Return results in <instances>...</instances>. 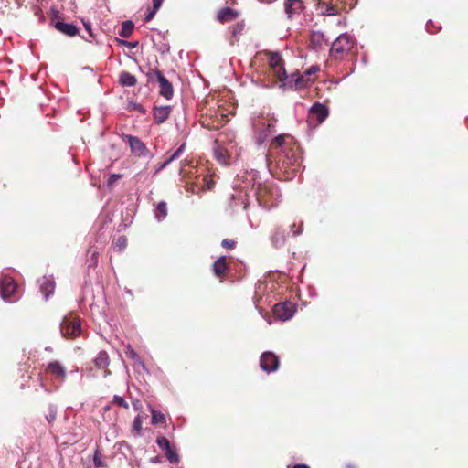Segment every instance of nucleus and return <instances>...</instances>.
I'll list each match as a JSON object with an SVG mask.
<instances>
[{"label":"nucleus","mask_w":468,"mask_h":468,"mask_svg":"<svg viewBox=\"0 0 468 468\" xmlns=\"http://www.w3.org/2000/svg\"><path fill=\"white\" fill-rule=\"evenodd\" d=\"M257 172L251 170L244 176L238 175L230 194V203L233 207L241 206L248 209L250 198L255 197L258 206L270 210L279 204L282 195L278 186L271 182L257 183Z\"/></svg>","instance_id":"1"},{"label":"nucleus","mask_w":468,"mask_h":468,"mask_svg":"<svg viewBox=\"0 0 468 468\" xmlns=\"http://www.w3.org/2000/svg\"><path fill=\"white\" fill-rule=\"evenodd\" d=\"M180 176V199L185 206L194 204L201 197V193L211 189L215 184L214 180L205 175L206 169L198 166L194 159L181 161L178 169Z\"/></svg>","instance_id":"2"},{"label":"nucleus","mask_w":468,"mask_h":468,"mask_svg":"<svg viewBox=\"0 0 468 468\" xmlns=\"http://www.w3.org/2000/svg\"><path fill=\"white\" fill-rule=\"evenodd\" d=\"M353 48V37L347 33H343L332 43L330 56L334 58H341Z\"/></svg>","instance_id":"3"},{"label":"nucleus","mask_w":468,"mask_h":468,"mask_svg":"<svg viewBox=\"0 0 468 468\" xmlns=\"http://www.w3.org/2000/svg\"><path fill=\"white\" fill-rule=\"evenodd\" d=\"M147 81L151 83H157L159 85L160 95L164 96L165 99H171L174 94L173 85L163 75V73L158 70H151L147 73Z\"/></svg>","instance_id":"4"},{"label":"nucleus","mask_w":468,"mask_h":468,"mask_svg":"<svg viewBox=\"0 0 468 468\" xmlns=\"http://www.w3.org/2000/svg\"><path fill=\"white\" fill-rule=\"evenodd\" d=\"M230 142L228 146H226L219 139H217L213 142L212 145V153L213 157L217 160L218 163L224 166H229L231 165V155L230 149L233 148V145Z\"/></svg>","instance_id":"5"},{"label":"nucleus","mask_w":468,"mask_h":468,"mask_svg":"<svg viewBox=\"0 0 468 468\" xmlns=\"http://www.w3.org/2000/svg\"><path fill=\"white\" fill-rule=\"evenodd\" d=\"M60 331L66 338H75L81 333L80 319L76 316H65L60 324Z\"/></svg>","instance_id":"6"},{"label":"nucleus","mask_w":468,"mask_h":468,"mask_svg":"<svg viewBox=\"0 0 468 468\" xmlns=\"http://www.w3.org/2000/svg\"><path fill=\"white\" fill-rule=\"evenodd\" d=\"M278 78L282 87L291 90H296L303 81V76L299 73L288 75L284 67H281L280 71L278 72Z\"/></svg>","instance_id":"7"},{"label":"nucleus","mask_w":468,"mask_h":468,"mask_svg":"<svg viewBox=\"0 0 468 468\" xmlns=\"http://www.w3.org/2000/svg\"><path fill=\"white\" fill-rule=\"evenodd\" d=\"M17 283L9 275H0V295L4 300H9L16 295Z\"/></svg>","instance_id":"8"},{"label":"nucleus","mask_w":468,"mask_h":468,"mask_svg":"<svg viewBox=\"0 0 468 468\" xmlns=\"http://www.w3.org/2000/svg\"><path fill=\"white\" fill-rule=\"evenodd\" d=\"M295 311V305L291 302L278 303L272 308L273 315L283 322L290 320L294 315Z\"/></svg>","instance_id":"9"},{"label":"nucleus","mask_w":468,"mask_h":468,"mask_svg":"<svg viewBox=\"0 0 468 468\" xmlns=\"http://www.w3.org/2000/svg\"><path fill=\"white\" fill-rule=\"evenodd\" d=\"M280 359L273 352L265 351L260 357V367L266 373L275 372L279 368Z\"/></svg>","instance_id":"10"},{"label":"nucleus","mask_w":468,"mask_h":468,"mask_svg":"<svg viewBox=\"0 0 468 468\" xmlns=\"http://www.w3.org/2000/svg\"><path fill=\"white\" fill-rule=\"evenodd\" d=\"M45 372L60 383L64 382L67 378L66 367L58 360H53L48 363Z\"/></svg>","instance_id":"11"},{"label":"nucleus","mask_w":468,"mask_h":468,"mask_svg":"<svg viewBox=\"0 0 468 468\" xmlns=\"http://www.w3.org/2000/svg\"><path fill=\"white\" fill-rule=\"evenodd\" d=\"M304 9L302 0H286L284 3V12L288 19L297 18Z\"/></svg>","instance_id":"12"},{"label":"nucleus","mask_w":468,"mask_h":468,"mask_svg":"<svg viewBox=\"0 0 468 468\" xmlns=\"http://www.w3.org/2000/svg\"><path fill=\"white\" fill-rule=\"evenodd\" d=\"M287 230L282 226H275L270 235V241L273 248L281 249L286 244Z\"/></svg>","instance_id":"13"},{"label":"nucleus","mask_w":468,"mask_h":468,"mask_svg":"<svg viewBox=\"0 0 468 468\" xmlns=\"http://www.w3.org/2000/svg\"><path fill=\"white\" fill-rule=\"evenodd\" d=\"M129 143L131 152L137 156H144L147 153V148L144 144L138 138L133 135H126Z\"/></svg>","instance_id":"14"},{"label":"nucleus","mask_w":468,"mask_h":468,"mask_svg":"<svg viewBox=\"0 0 468 468\" xmlns=\"http://www.w3.org/2000/svg\"><path fill=\"white\" fill-rule=\"evenodd\" d=\"M309 113L315 116L317 122L322 123L328 117L329 110L324 104L316 101L311 106Z\"/></svg>","instance_id":"15"},{"label":"nucleus","mask_w":468,"mask_h":468,"mask_svg":"<svg viewBox=\"0 0 468 468\" xmlns=\"http://www.w3.org/2000/svg\"><path fill=\"white\" fill-rule=\"evenodd\" d=\"M325 42V37L322 31H313L310 34L308 47L314 51H319L323 48Z\"/></svg>","instance_id":"16"},{"label":"nucleus","mask_w":468,"mask_h":468,"mask_svg":"<svg viewBox=\"0 0 468 468\" xmlns=\"http://www.w3.org/2000/svg\"><path fill=\"white\" fill-rule=\"evenodd\" d=\"M156 443L159 446V448L163 452H165V456L171 463L176 462V453L173 448L171 447L169 441L165 437H158L156 440Z\"/></svg>","instance_id":"17"},{"label":"nucleus","mask_w":468,"mask_h":468,"mask_svg":"<svg viewBox=\"0 0 468 468\" xmlns=\"http://www.w3.org/2000/svg\"><path fill=\"white\" fill-rule=\"evenodd\" d=\"M239 16V12L229 6L221 8L217 14V19L220 23L230 22Z\"/></svg>","instance_id":"18"},{"label":"nucleus","mask_w":468,"mask_h":468,"mask_svg":"<svg viewBox=\"0 0 468 468\" xmlns=\"http://www.w3.org/2000/svg\"><path fill=\"white\" fill-rule=\"evenodd\" d=\"M54 27L57 30L69 37H74L79 33V28L73 24L58 21Z\"/></svg>","instance_id":"19"},{"label":"nucleus","mask_w":468,"mask_h":468,"mask_svg":"<svg viewBox=\"0 0 468 468\" xmlns=\"http://www.w3.org/2000/svg\"><path fill=\"white\" fill-rule=\"evenodd\" d=\"M172 106H160L154 107V117L156 122L162 123L164 122L170 113L172 112Z\"/></svg>","instance_id":"20"},{"label":"nucleus","mask_w":468,"mask_h":468,"mask_svg":"<svg viewBox=\"0 0 468 468\" xmlns=\"http://www.w3.org/2000/svg\"><path fill=\"white\" fill-rule=\"evenodd\" d=\"M54 290L55 282L50 278L44 277L40 283V291L45 298L48 299V296L53 293Z\"/></svg>","instance_id":"21"},{"label":"nucleus","mask_w":468,"mask_h":468,"mask_svg":"<svg viewBox=\"0 0 468 468\" xmlns=\"http://www.w3.org/2000/svg\"><path fill=\"white\" fill-rule=\"evenodd\" d=\"M276 122H277L276 119H271V120L268 121L266 128L263 129L258 136V144H259L265 142L267 140V138L271 134V133L274 130Z\"/></svg>","instance_id":"22"},{"label":"nucleus","mask_w":468,"mask_h":468,"mask_svg":"<svg viewBox=\"0 0 468 468\" xmlns=\"http://www.w3.org/2000/svg\"><path fill=\"white\" fill-rule=\"evenodd\" d=\"M94 364L99 369H106L110 364V358L105 351H100L94 358Z\"/></svg>","instance_id":"23"},{"label":"nucleus","mask_w":468,"mask_h":468,"mask_svg":"<svg viewBox=\"0 0 468 468\" xmlns=\"http://www.w3.org/2000/svg\"><path fill=\"white\" fill-rule=\"evenodd\" d=\"M119 81L122 86L133 87L136 84L137 80L130 72L123 71L120 74Z\"/></svg>","instance_id":"24"},{"label":"nucleus","mask_w":468,"mask_h":468,"mask_svg":"<svg viewBox=\"0 0 468 468\" xmlns=\"http://www.w3.org/2000/svg\"><path fill=\"white\" fill-rule=\"evenodd\" d=\"M227 270V263L225 256L219 257L213 264V271L216 276L219 277Z\"/></svg>","instance_id":"25"},{"label":"nucleus","mask_w":468,"mask_h":468,"mask_svg":"<svg viewBox=\"0 0 468 468\" xmlns=\"http://www.w3.org/2000/svg\"><path fill=\"white\" fill-rule=\"evenodd\" d=\"M133 28L134 24L132 21H124L122 25V28L119 32V35L124 38H127L133 34Z\"/></svg>","instance_id":"26"},{"label":"nucleus","mask_w":468,"mask_h":468,"mask_svg":"<svg viewBox=\"0 0 468 468\" xmlns=\"http://www.w3.org/2000/svg\"><path fill=\"white\" fill-rule=\"evenodd\" d=\"M151 413H152L151 423L153 425H158V424L164 425V424H165L166 419H165V416L162 412H160V411L151 408Z\"/></svg>","instance_id":"27"},{"label":"nucleus","mask_w":468,"mask_h":468,"mask_svg":"<svg viewBox=\"0 0 468 468\" xmlns=\"http://www.w3.org/2000/svg\"><path fill=\"white\" fill-rule=\"evenodd\" d=\"M245 27L244 22H237L236 24L232 25L229 27L231 36L236 39L239 40V37L241 36L243 30Z\"/></svg>","instance_id":"28"},{"label":"nucleus","mask_w":468,"mask_h":468,"mask_svg":"<svg viewBox=\"0 0 468 468\" xmlns=\"http://www.w3.org/2000/svg\"><path fill=\"white\" fill-rule=\"evenodd\" d=\"M152 2H153V8L152 9H148V12L145 15V18H144L145 22H149V21H151L154 17L155 13L160 8L163 0H152Z\"/></svg>","instance_id":"29"},{"label":"nucleus","mask_w":468,"mask_h":468,"mask_svg":"<svg viewBox=\"0 0 468 468\" xmlns=\"http://www.w3.org/2000/svg\"><path fill=\"white\" fill-rule=\"evenodd\" d=\"M167 215V206L165 202L158 203L156 209H155V217L158 218V220H161L165 218Z\"/></svg>","instance_id":"30"},{"label":"nucleus","mask_w":468,"mask_h":468,"mask_svg":"<svg viewBox=\"0 0 468 468\" xmlns=\"http://www.w3.org/2000/svg\"><path fill=\"white\" fill-rule=\"evenodd\" d=\"M324 9L321 11V15L323 16H335L337 15V9L335 5L331 4L323 3Z\"/></svg>","instance_id":"31"},{"label":"nucleus","mask_w":468,"mask_h":468,"mask_svg":"<svg viewBox=\"0 0 468 468\" xmlns=\"http://www.w3.org/2000/svg\"><path fill=\"white\" fill-rule=\"evenodd\" d=\"M142 425H143V416L138 415L135 417L133 423V431L135 432L136 435L141 434Z\"/></svg>","instance_id":"32"},{"label":"nucleus","mask_w":468,"mask_h":468,"mask_svg":"<svg viewBox=\"0 0 468 468\" xmlns=\"http://www.w3.org/2000/svg\"><path fill=\"white\" fill-rule=\"evenodd\" d=\"M88 252L90 253V256L87 260V261L89 263V268H95L98 264V254L99 253L96 250L91 251L90 250H89Z\"/></svg>","instance_id":"33"},{"label":"nucleus","mask_w":468,"mask_h":468,"mask_svg":"<svg viewBox=\"0 0 468 468\" xmlns=\"http://www.w3.org/2000/svg\"><path fill=\"white\" fill-rule=\"evenodd\" d=\"M270 65L274 69L278 68L277 73L280 71L281 67H283V65L281 64V58L278 53L272 54L270 58Z\"/></svg>","instance_id":"34"},{"label":"nucleus","mask_w":468,"mask_h":468,"mask_svg":"<svg viewBox=\"0 0 468 468\" xmlns=\"http://www.w3.org/2000/svg\"><path fill=\"white\" fill-rule=\"evenodd\" d=\"M94 465L96 467L106 468L107 464L101 460V454L99 450H96L93 456Z\"/></svg>","instance_id":"35"},{"label":"nucleus","mask_w":468,"mask_h":468,"mask_svg":"<svg viewBox=\"0 0 468 468\" xmlns=\"http://www.w3.org/2000/svg\"><path fill=\"white\" fill-rule=\"evenodd\" d=\"M114 246L119 251H122L127 246V238L125 236H120L115 241Z\"/></svg>","instance_id":"36"},{"label":"nucleus","mask_w":468,"mask_h":468,"mask_svg":"<svg viewBox=\"0 0 468 468\" xmlns=\"http://www.w3.org/2000/svg\"><path fill=\"white\" fill-rule=\"evenodd\" d=\"M112 403L118 405L119 407H122L124 409L129 408V404L125 401V399L118 395H115L112 399Z\"/></svg>","instance_id":"37"},{"label":"nucleus","mask_w":468,"mask_h":468,"mask_svg":"<svg viewBox=\"0 0 468 468\" xmlns=\"http://www.w3.org/2000/svg\"><path fill=\"white\" fill-rule=\"evenodd\" d=\"M291 232L293 237L299 236L303 233V222L300 223L298 227H296L295 224H292L290 226Z\"/></svg>","instance_id":"38"},{"label":"nucleus","mask_w":468,"mask_h":468,"mask_svg":"<svg viewBox=\"0 0 468 468\" xmlns=\"http://www.w3.org/2000/svg\"><path fill=\"white\" fill-rule=\"evenodd\" d=\"M441 28V27H436L432 20H429L426 24V30L430 34H434L438 32Z\"/></svg>","instance_id":"39"},{"label":"nucleus","mask_w":468,"mask_h":468,"mask_svg":"<svg viewBox=\"0 0 468 468\" xmlns=\"http://www.w3.org/2000/svg\"><path fill=\"white\" fill-rule=\"evenodd\" d=\"M122 177V175L120 174H112L110 177L107 180V186L109 187H112L114 184L117 182L118 179Z\"/></svg>","instance_id":"40"},{"label":"nucleus","mask_w":468,"mask_h":468,"mask_svg":"<svg viewBox=\"0 0 468 468\" xmlns=\"http://www.w3.org/2000/svg\"><path fill=\"white\" fill-rule=\"evenodd\" d=\"M284 140H285V136L283 134H280L272 140V144L277 147H281L283 145Z\"/></svg>","instance_id":"41"},{"label":"nucleus","mask_w":468,"mask_h":468,"mask_svg":"<svg viewBox=\"0 0 468 468\" xmlns=\"http://www.w3.org/2000/svg\"><path fill=\"white\" fill-rule=\"evenodd\" d=\"M221 245L226 249H233L235 248L236 242L232 239H225L222 240Z\"/></svg>","instance_id":"42"},{"label":"nucleus","mask_w":468,"mask_h":468,"mask_svg":"<svg viewBox=\"0 0 468 468\" xmlns=\"http://www.w3.org/2000/svg\"><path fill=\"white\" fill-rule=\"evenodd\" d=\"M56 418H57L56 410H54L53 409H49V412L46 416L48 422L50 424L53 423V421L56 420Z\"/></svg>","instance_id":"43"},{"label":"nucleus","mask_w":468,"mask_h":468,"mask_svg":"<svg viewBox=\"0 0 468 468\" xmlns=\"http://www.w3.org/2000/svg\"><path fill=\"white\" fill-rule=\"evenodd\" d=\"M319 70V67L318 66H312L310 67L307 71L305 72L307 75H311V74H314L315 72H317Z\"/></svg>","instance_id":"44"},{"label":"nucleus","mask_w":468,"mask_h":468,"mask_svg":"<svg viewBox=\"0 0 468 468\" xmlns=\"http://www.w3.org/2000/svg\"><path fill=\"white\" fill-rule=\"evenodd\" d=\"M83 25H84L85 29L89 32L90 36L92 37L93 34H92V31H91V25H90V23L83 21Z\"/></svg>","instance_id":"45"},{"label":"nucleus","mask_w":468,"mask_h":468,"mask_svg":"<svg viewBox=\"0 0 468 468\" xmlns=\"http://www.w3.org/2000/svg\"><path fill=\"white\" fill-rule=\"evenodd\" d=\"M186 146V144L183 143L179 147H177L176 153H177V158L180 156L181 153L184 151Z\"/></svg>","instance_id":"46"},{"label":"nucleus","mask_w":468,"mask_h":468,"mask_svg":"<svg viewBox=\"0 0 468 468\" xmlns=\"http://www.w3.org/2000/svg\"><path fill=\"white\" fill-rule=\"evenodd\" d=\"M292 468H310V467L304 463H298V464H295Z\"/></svg>","instance_id":"47"},{"label":"nucleus","mask_w":468,"mask_h":468,"mask_svg":"<svg viewBox=\"0 0 468 468\" xmlns=\"http://www.w3.org/2000/svg\"><path fill=\"white\" fill-rule=\"evenodd\" d=\"M130 354L133 358H137V354L133 350H132Z\"/></svg>","instance_id":"48"},{"label":"nucleus","mask_w":468,"mask_h":468,"mask_svg":"<svg viewBox=\"0 0 468 468\" xmlns=\"http://www.w3.org/2000/svg\"><path fill=\"white\" fill-rule=\"evenodd\" d=\"M259 1L261 3L271 4V3L274 2L275 0H259Z\"/></svg>","instance_id":"49"},{"label":"nucleus","mask_w":468,"mask_h":468,"mask_svg":"<svg viewBox=\"0 0 468 468\" xmlns=\"http://www.w3.org/2000/svg\"><path fill=\"white\" fill-rule=\"evenodd\" d=\"M122 43H123V44H125V45H127V46H129V47H131V48H133V47H134V45H133V44H131V43H128V42H125V41H123Z\"/></svg>","instance_id":"50"},{"label":"nucleus","mask_w":468,"mask_h":468,"mask_svg":"<svg viewBox=\"0 0 468 468\" xmlns=\"http://www.w3.org/2000/svg\"><path fill=\"white\" fill-rule=\"evenodd\" d=\"M138 403H139V401H136V402H134V403H133V407H134L135 409H137V407H138Z\"/></svg>","instance_id":"51"},{"label":"nucleus","mask_w":468,"mask_h":468,"mask_svg":"<svg viewBox=\"0 0 468 468\" xmlns=\"http://www.w3.org/2000/svg\"><path fill=\"white\" fill-rule=\"evenodd\" d=\"M176 157V153H174L171 157H170V161L173 160L174 158Z\"/></svg>","instance_id":"52"},{"label":"nucleus","mask_w":468,"mask_h":468,"mask_svg":"<svg viewBox=\"0 0 468 468\" xmlns=\"http://www.w3.org/2000/svg\"><path fill=\"white\" fill-rule=\"evenodd\" d=\"M110 373V370H105V376L109 375Z\"/></svg>","instance_id":"53"},{"label":"nucleus","mask_w":468,"mask_h":468,"mask_svg":"<svg viewBox=\"0 0 468 468\" xmlns=\"http://www.w3.org/2000/svg\"><path fill=\"white\" fill-rule=\"evenodd\" d=\"M362 60H363L364 63H367V58H364Z\"/></svg>","instance_id":"54"}]
</instances>
